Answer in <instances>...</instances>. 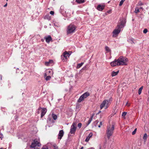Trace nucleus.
<instances>
[{
	"instance_id": "f257e3e1",
	"label": "nucleus",
	"mask_w": 149,
	"mask_h": 149,
	"mask_svg": "<svg viewBox=\"0 0 149 149\" xmlns=\"http://www.w3.org/2000/svg\"><path fill=\"white\" fill-rule=\"evenodd\" d=\"M114 126L113 125H110L108 126L107 128V138L109 139L110 136H111L113 133Z\"/></svg>"
},
{
	"instance_id": "f03ea898",
	"label": "nucleus",
	"mask_w": 149,
	"mask_h": 149,
	"mask_svg": "<svg viewBox=\"0 0 149 149\" xmlns=\"http://www.w3.org/2000/svg\"><path fill=\"white\" fill-rule=\"evenodd\" d=\"M118 61L119 64L120 65H126L128 60L127 58L123 56H120L117 59Z\"/></svg>"
},
{
	"instance_id": "7ed1b4c3",
	"label": "nucleus",
	"mask_w": 149,
	"mask_h": 149,
	"mask_svg": "<svg viewBox=\"0 0 149 149\" xmlns=\"http://www.w3.org/2000/svg\"><path fill=\"white\" fill-rule=\"evenodd\" d=\"M76 28V26L72 24H70L67 27V33L68 34L74 32Z\"/></svg>"
},
{
	"instance_id": "20e7f679",
	"label": "nucleus",
	"mask_w": 149,
	"mask_h": 149,
	"mask_svg": "<svg viewBox=\"0 0 149 149\" xmlns=\"http://www.w3.org/2000/svg\"><path fill=\"white\" fill-rule=\"evenodd\" d=\"M37 146L38 147L40 146H41V144L37 140L35 139L33 140V142L32 143L31 146V148H32V149H38L37 148H36V149L35 148Z\"/></svg>"
},
{
	"instance_id": "39448f33",
	"label": "nucleus",
	"mask_w": 149,
	"mask_h": 149,
	"mask_svg": "<svg viewBox=\"0 0 149 149\" xmlns=\"http://www.w3.org/2000/svg\"><path fill=\"white\" fill-rule=\"evenodd\" d=\"M121 28H120L119 26H117L116 28L113 31V37H116L118 34L121 31Z\"/></svg>"
},
{
	"instance_id": "423d86ee",
	"label": "nucleus",
	"mask_w": 149,
	"mask_h": 149,
	"mask_svg": "<svg viewBox=\"0 0 149 149\" xmlns=\"http://www.w3.org/2000/svg\"><path fill=\"white\" fill-rule=\"evenodd\" d=\"M109 103V100H104L100 105V108L102 109L104 107H105V109L107 108L108 106Z\"/></svg>"
},
{
	"instance_id": "0eeeda50",
	"label": "nucleus",
	"mask_w": 149,
	"mask_h": 149,
	"mask_svg": "<svg viewBox=\"0 0 149 149\" xmlns=\"http://www.w3.org/2000/svg\"><path fill=\"white\" fill-rule=\"evenodd\" d=\"M70 54L67 52H65L63 54V56L62 57V59L64 61H66L67 60V57L69 56Z\"/></svg>"
},
{
	"instance_id": "6e6552de",
	"label": "nucleus",
	"mask_w": 149,
	"mask_h": 149,
	"mask_svg": "<svg viewBox=\"0 0 149 149\" xmlns=\"http://www.w3.org/2000/svg\"><path fill=\"white\" fill-rule=\"evenodd\" d=\"M118 61L117 59L115 60L114 61L111 62L110 63L111 65L113 67H114L116 65H120L118 63Z\"/></svg>"
},
{
	"instance_id": "1a4fd4ad",
	"label": "nucleus",
	"mask_w": 149,
	"mask_h": 149,
	"mask_svg": "<svg viewBox=\"0 0 149 149\" xmlns=\"http://www.w3.org/2000/svg\"><path fill=\"white\" fill-rule=\"evenodd\" d=\"M125 23V20H123L121 21L120 24H118L117 26H119L120 27V28L121 29L124 27Z\"/></svg>"
},
{
	"instance_id": "9d476101",
	"label": "nucleus",
	"mask_w": 149,
	"mask_h": 149,
	"mask_svg": "<svg viewBox=\"0 0 149 149\" xmlns=\"http://www.w3.org/2000/svg\"><path fill=\"white\" fill-rule=\"evenodd\" d=\"M41 109H42V110H41V117L42 118L45 114L46 112H47V110L45 108H41Z\"/></svg>"
},
{
	"instance_id": "9b49d317",
	"label": "nucleus",
	"mask_w": 149,
	"mask_h": 149,
	"mask_svg": "<svg viewBox=\"0 0 149 149\" xmlns=\"http://www.w3.org/2000/svg\"><path fill=\"white\" fill-rule=\"evenodd\" d=\"M45 38L46 40V42L47 43H49L51 41H52V39L50 36H49L47 37H45Z\"/></svg>"
},
{
	"instance_id": "f8f14e48",
	"label": "nucleus",
	"mask_w": 149,
	"mask_h": 149,
	"mask_svg": "<svg viewBox=\"0 0 149 149\" xmlns=\"http://www.w3.org/2000/svg\"><path fill=\"white\" fill-rule=\"evenodd\" d=\"M63 134L64 132L63 130H61L60 131L58 135V139H61L62 138V136H63Z\"/></svg>"
},
{
	"instance_id": "ddd939ff",
	"label": "nucleus",
	"mask_w": 149,
	"mask_h": 149,
	"mask_svg": "<svg viewBox=\"0 0 149 149\" xmlns=\"http://www.w3.org/2000/svg\"><path fill=\"white\" fill-rule=\"evenodd\" d=\"M104 5H99L97 7V9L99 11H102V10L104 9Z\"/></svg>"
},
{
	"instance_id": "4468645a",
	"label": "nucleus",
	"mask_w": 149,
	"mask_h": 149,
	"mask_svg": "<svg viewBox=\"0 0 149 149\" xmlns=\"http://www.w3.org/2000/svg\"><path fill=\"white\" fill-rule=\"evenodd\" d=\"M76 129V127L71 126L70 132L71 134H74Z\"/></svg>"
},
{
	"instance_id": "2eb2a0df",
	"label": "nucleus",
	"mask_w": 149,
	"mask_h": 149,
	"mask_svg": "<svg viewBox=\"0 0 149 149\" xmlns=\"http://www.w3.org/2000/svg\"><path fill=\"white\" fill-rule=\"evenodd\" d=\"M93 134L90 133L89 134L88 136L86 138L85 141L86 142H88L89 140L90 139L92 136Z\"/></svg>"
},
{
	"instance_id": "dca6fc26",
	"label": "nucleus",
	"mask_w": 149,
	"mask_h": 149,
	"mask_svg": "<svg viewBox=\"0 0 149 149\" xmlns=\"http://www.w3.org/2000/svg\"><path fill=\"white\" fill-rule=\"evenodd\" d=\"M82 95L83 96L84 99H85L90 95V94L89 93L86 92L83 94Z\"/></svg>"
},
{
	"instance_id": "f3484780",
	"label": "nucleus",
	"mask_w": 149,
	"mask_h": 149,
	"mask_svg": "<svg viewBox=\"0 0 149 149\" xmlns=\"http://www.w3.org/2000/svg\"><path fill=\"white\" fill-rule=\"evenodd\" d=\"M119 72V70H118L117 72H115L113 71L112 72L111 75L112 77L115 76Z\"/></svg>"
},
{
	"instance_id": "a211bd4d",
	"label": "nucleus",
	"mask_w": 149,
	"mask_h": 149,
	"mask_svg": "<svg viewBox=\"0 0 149 149\" xmlns=\"http://www.w3.org/2000/svg\"><path fill=\"white\" fill-rule=\"evenodd\" d=\"M84 97L83 96L81 95L79 98V99L78 100V102H80L83 100H84Z\"/></svg>"
},
{
	"instance_id": "6ab92c4d",
	"label": "nucleus",
	"mask_w": 149,
	"mask_h": 149,
	"mask_svg": "<svg viewBox=\"0 0 149 149\" xmlns=\"http://www.w3.org/2000/svg\"><path fill=\"white\" fill-rule=\"evenodd\" d=\"M76 1L78 3L81 4L84 2V0H76Z\"/></svg>"
},
{
	"instance_id": "aec40b11",
	"label": "nucleus",
	"mask_w": 149,
	"mask_h": 149,
	"mask_svg": "<svg viewBox=\"0 0 149 149\" xmlns=\"http://www.w3.org/2000/svg\"><path fill=\"white\" fill-rule=\"evenodd\" d=\"M53 62V61L52 60H50L49 61L46 62L45 63V65L46 66H48L50 63H52Z\"/></svg>"
},
{
	"instance_id": "412c9836",
	"label": "nucleus",
	"mask_w": 149,
	"mask_h": 149,
	"mask_svg": "<svg viewBox=\"0 0 149 149\" xmlns=\"http://www.w3.org/2000/svg\"><path fill=\"white\" fill-rule=\"evenodd\" d=\"M147 137V134L146 133L145 134L143 138L144 142H146V141Z\"/></svg>"
},
{
	"instance_id": "4be33fe9",
	"label": "nucleus",
	"mask_w": 149,
	"mask_h": 149,
	"mask_svg": "<svg viewBox=\"0 0 149 149\" xmlns=\"http://www.w3.org/2000/svg\"><path fill=\"white\" fill-rule=\"evenodd\" d=\"M143 88V86H142L138 90V93L139 95H140L141 93V91Z\"/></svg>"
},
{
	"instance_id": "5701e85b",
	"label": "nucleus",
	"mask_w": 149,
	"mask_h": 149,
	"mask_svg": "<svg viewBox=\"0 0 149 149\" xmlns=\"http://www.w3.org/2000/svg\"><path fill=\"white\" fill-rule=\"evenodd\" d=\"M52 117H53V119L54 120H56L57 119V116L56 115L53 113L52 114Z\"/></svg>"
},
{
	"instance_id": "b1692460",
	"label": "nucleus",
	"mask_w": 149,
	"mask_h": 149,
	"mask_svg": "<svg viewBox=\"0 0 149 149\" xmlns=\"http://www.w3.org/2000/svg\"><path fill=\"white\" fill-rule=\"evenodd\" d=\"M83 64H84V63H83V62L81 63H80L78 64L77 65V68H79L80 67H81L82 65Z\"/></svg>"
},
{
	"instance_id": "393cba45",
	"label": "nucleus",
	"mask_w": 149,
	"mask_h": 149,
	"mask_svg": "<svg viewBox=\"0 0 149 149\" xmlns=\"http://www.w3.org/2000/svg\"><path fill=\"white\" fill-rule=\"evenodd\" d=\"M126 114H127V112H123V113H122V116L123 118H125V116L126 115Z\"/></svg>"
},
{
	"instance_id": "a878e982",
	"label": "nucleus",
	"mask_w": 149,
	"mask_h": 149,
	"mask_svg": "<svg viewBox=\"0 0 149 149\" xmlns=\"http://www.w3.org/2000/svg\"><path fill=\"white\" fill-rule=\"evenodd\" d=\"M51 78V77L50 76H47V77L45 78V80L46 81H48Z\"/></svg>"
},
{
	"instance_id": "bb28decb",
	"label": "nucleus",
	"mask_w": 149,
	"mask_h": 149,
	"mask_svg": "<svg viewBox=\"0 0 149 149\" xmlns=\"http://www.w3.org/2000/svg\"><path fill=\"white\" fill-rule=\"evenodd\" d=\"M125 0H121L120 2V3L119 4V6H122Z\"/></svg>"
},
{
	"instance_id": "cd10ccee",
	"label": "nucleus",
	"mask_w": 149,
	"mask_h": 149,
	"mask_svg": "<svg viewBox=\"0 0 149 149\" xmlns=\"http://www.w3.org/2000/svg\"><path fill=\"white\" fill-rule=\"evenodd\" d=\"M77 123L76 122H73L71 126L76 127Z\"/></svg>"
},
{
	"instance_id": "c85d7f7f",
	"label": "nucleus",
	"mask_w": 149,
	"mask_h": 149,
	"mask_svg": "<svg viewBox=\"0 0 149 149\" xmlns=\"http://www.w3.org/2000/svg\"><path fill=\"white\" fill-rule=\"evenodd\" d=\"M139 12V10L137 8H136L135 9L134 12L136 13H138Z\"/></svg>"
},
{
	"instance_id": "c756f323",
	"label": "nucleus",
	"mask_w": 149,
	"mask_h": 149,
	"mask_svg": "<svg viewBox=\"0 0 149 149\" xmlns=\"http://www.w3.org/2000/svg\"><path fill=\"white\" fill-rule=\"evenodd\" d=\"M53 146L54 148V149H58V147L55 144H54Z\"/></svg>"
},
{
	"instance_id": "7c9ffc66",
	"label": "nucleus",
	"mask_w": 149,
	"mask_h": 149,
	"mask_svg": "<svg viewBox=\"0 0 149 149\" xmlns=\"http://www.w3.org/2000/svg\"><path fill=\"white\" fill-rule=\"evenodd\" d=\"M105 49L107 51H108V52H109L110 51V49H109V47L107 46L105 47Z\"/></svg>"
},
{
	"instance_id": "2f4dec72",
	"label": "nucleus",
	"mask_w": 149,
	"mask_h": 149,
	"mask_svg": "<svg viewBox=\"0 0 149 149\" xmlns=\"http://www.w3.org/2000/svg\"><path fill=\"white\" fill-rule=\"evenodd\" d=\"M99 121L97 120H96L94 122V125L95 126H97V124L98 123Z\"/></svg>"
},
{
	"instance_id": "473e14b6",
	"label": "nucleus",
	"mask_w": 149,
	"mask_h": 149,
	"mask_svg": "<svg viewBox=\"0 0 149 149\" xmlns=\"http://www.w3.org/2000/svg\"><path fill=\"white\" fill-rule=\"evenodd\" d=\"M92 119H91V118H90L89 120H88V123L87 124V125H88L90 123H91V121L92 120Z\"/></svg>"
},
{
	"instance_id": "72a5a7b5",
	"label": "nucleus",
	"mask_w": 149,
	"mask_h": 149,
	"mask_svg": "<svg viewBox=\"0 0 149 149\" xmlns=\"http://www.w3.org/2000/svg\"><path fill=\"white\" fill-rule=\"evenodd\" d=\"M136 130H137V129L136 128L135 129V130H134L132 132V135L134 134L136 132Z\"/></svg>"
},
{
	"instance_id": "f704fd0d",
	"label": "nucleus",
	"mask_w": 149,
	"mask_h": 149,
	"mask_svg": "<svg viewBox=\"0 0 149 149\" xmlns=\"http://www.w3.org/2000/svg\"><path fill=\"white\" fill-rule=\"evenodd\" d=\"M148 32V30L146 29H145L143 31V33H146Z\"/></svg>"
},
{
	"instance_id": "c9c22d12",
	"label": "nucleus",
	"mask_w": 149,
	"mask_h": 149,
	"mask_svg": "<svg viewBox=\"0 0 149 149\" xmlns=\"http://www.w3.org/2000/svg\"><path fill=\"white\" fill-rule=\"evenodd\" d=\"M130 42L131 44H132L133 43L134 44V40L133 39H131L130 40Z\"/></svg>"
},
{
	"instance_id": "e433bc0d",
	"label": "nucleus",
	"mask_w": 149,
	"mask_h": 149,
	"mask_svg": "<svg viewBox=\"0 0 149 149\" xmlns=\"http://www.w3.org/2000/svg\"><path fill=\"white\" fill-rule=\"evenodd\" d=\"M102 125V122L101 121L100 122V125H98L99 127H100Z\"/></svg>"
},
{
	"instance_id": "4c0bfd02",
	"label": "nucleus",
	"mask_w": 149,
	"mask_h": 149,
	"mask_svg": "<svg viewBox=\"0 0 149 149\" xmlns=\"http://www.w3.org/2000/svg\"><path fill=\"white\" fill-rule=\"evenodd\" d=\"M81 125H82V124H81V123H79L78 124V127H79V128H80L81 127Z\"/></svg>"
},
{
	"instance_id": "58836bf2",
	"label": "nucleus",
	"mask_w": 149,
	"mask_h": 149,
	"mask_svg": "<svg viewBox=\"0 0 149 149\" xmlns=\"http://www.w3.org/2000/svg\"><path fill=\"white\" fill-rule=\"evenodd\" d=\"M3 137V134L1 133H0V138H1V139H2Z\"/></svg>"
},
{
	"instance_id": "ea45409f",
	"label": "nucleus",
	"mask_w": 149,
	"mask_h": 149,
	"mask_svg": "<svg viewBox=\"0 0 149 149\" xmlns=\"http://www.w3.org/2000/svg\"><path fill=\"white\" fill-rule=\"evenodd\" d=\"M42 149H48L47 147L46 146H44L43 147Z\"/></svg>"
},
{
	"instance_id": "a19ab883",
	"label": "nucleus",
	"mask_w": 149,
	"mask_h": 149,
	"mask_svg": "<svg viewBox=\"0 0 149 149\" xmlns=\"http://www.w3.org/2000/svg\"><path fill=\"white\" fill-rule=\"evenodd\" d=\"M54 12L53 11H51L50 12V14H51L52 15H53L54 14Z\"/></svg>"
},
{
	"instance_id": "79ce46f5",
	"label": "nucleus",
	"mask_w": 149,
	"mask_h": 149,
	"mask_svg": "<svg viewBox=\"0 0 149 149\" xmlns=\"http://www.w3.org/2000/svg\"><path fill=\"white\" fill-rule=\"evenodd\" d=\"M94 115H95L94 113H93L92 114V116H91V117H90V118H91V119H93V116H94Z\"/></svg>"
},
{
	"instance_id": "37998d69",
	"label": "nucleus",
	"mask_w": 149,
	"mask_h": 149,
	"mask_svg": "<svg viewBox=\"0 0 149 149\" xmlns=\"http://www.w3.org/2000/svg\"><path fill=\"white\" fill-rule=\"evenodd\" d=\"M47 74L45 73V74H44L45 78L47 77Z\"/></svg>"
},
{
	"instance_id": "c03bdc74",
	"label": "nucleus",
	"mask_w": 149,
	"mask_h": 149,
	"mask_svg": "<svg viewBox=\"0 0 149 149\" xmlns=\"http://www.w3.org/2000/svg\"><path fill=\"white\" fill-rule=\"evenodd\" d=\"M126 105H127L128 107H129L130 106V104H128V103H126Z\"/></svg>"
},
{
	"instance_id": "a18cd8bd",
	"label": "nucleus",
	"mask_w": 149,
	"mask_h": 149,
	"mask_svg": "<svg viewBox=\"0 0 149 149\" xmlns=\"http://www.w3.org/2000/svg\"><path fill=\"white\" fill-rule=\"evenodd\" d=\"M7 3H6L3 6L4 7H6L7 6Z\"/></svg>"
},
{
	"instance_id": "49530a36",
	"label": "nucleus",
	"mask_w": 149,
	"mask_h": 149,
	"mask_svg": "<svg viewBox=\"0 0 149 149\" xmlns=\"http://www.w3.org/2000/svg\"><path fill=\"white\" fill-rule=\"evenodd\" d=\"M49 15H46L45 16V18H46L47 17H49Z\"/></svg>"
},
{
	"instance_id": "de8ad7c7",
	"label": "nucleus",
	"mask_w": 149,
	"mask_h": 149,
	"mask_svg": "<svg viewBox=\"0 0 149 149\" xmlns=\"http://www.w3.org/2000/svg\"><path fill=\"white\" fill-rule=\"evenodd\" d=\"M1 76V79L2 80V75H0Z\"/></svg>"
},
{
	"instance_id": "09e8293b",
	"label": "nucleus",
	"mask_w": 149,
	"mask_h": 149,
	"mask_svg": "<svg viewBox=\"0 0 149 149\" xmlns=\"http://www.w3.org/2000/svg\"><path fill=\"white\" fill-rule=\"evenodd\" d=\"M140 5H143V4L142 3H141L140 4Z\"/></svg>"
},
{
	"instance_id": "8fccbe9b",
	"label": "nucleus",
	"mask_w": 149,
	"mask_h": 149,
	"mask_svg": "<svg viewBox=\"0 0 149 149\" xmlns=\"http://www.w3.org/2000/svg\"><path fill=\"white\" fill-rule=\"evenodd\" d=\"M111 11V10H110V11H108V13H109Z\"/></svg>"
},
{
	"instance_id": "3c124183",
	"label": "nucleus",
	"mask_w": 149,
	"mask_h": 149,
	"mask_svg": "<svg viewBox=\"0 0 149 149\" xmlns=\"http://www.w3.org/2000/svg\"><path fill=\"white\" fill-rule=\"evenodd\" d=\"M51 72V71L50 70H49L48 71L49 73H50Z\"/></svg>"
},
{
	"instance_id": "603ef678",
	"label": "nucleus",
	"mask_w": 149,
	"mask_h": 149,
	"mask_svg": "<svg viewBox=\"0 0 149 149\" xmlns=\"http://www.w3.org/2000/svg\"><path fill=\"white\" fill-rule=\"evenodd\" d=\"M83 147H81V148L80 149H83Z\"/></svg>"
},
{
	"instance_id": "864d4df0",
	"label": "nucleus",
	"mask_w": 149,
	"mask_h": 149,
	"mask_svg": "<svg viewBox=\"0 0 149 149\" xmlns=\"http://www.w3.org/2000/svg\"><path fill=\"white\" fill-rule=\"evenodd\" d=\"M49 18H49H49H48V17H47V19H49Z\"/></svg>"
},
{
	"instance_id": "5fc2aeb1",
	"label": "nucleus",
	"mask_w": 149,
	"mask_h": 149,
	"mask_svg": "<svg viewBox=\"0 0 149 149\" xmlns=\"http://www.w3.org/2000/svg\"><path fill=\"white\" fill-rule=\"evenodd\" d=\"M100 112H101V111H100L98 113H100Z\"/></svg>"
},
{
	"instance_id": "6e6d98bb",
	"label": "nucleus",
	"mask_w": 149,
	"mask_h": 149,
	"mask_svg": "<svg viewBox=\"0 0 149 149\" xmlns=\"http://www.w3.org/2000/svg\"><path fill=\"white\" fill-rule=\"evenodd\" d=\"M140 8L141 9H142V7H141Z\"/></svg>"
},
{
	"instance_id": "4d7b16f0",
	"label": "nucleus",
	"mask_w": 149,
	"mask_h": 149,
	"mask_svg": "<svg viewBox=\"0 0 149 149\" xmlns=\"http://www.w3.org/2000/svg\"><path fill=\"white\" fill-rule=\"evenodd\" d=\"M0 149H3L2 148H0Z\"/></svg>"
}]
</instances>
